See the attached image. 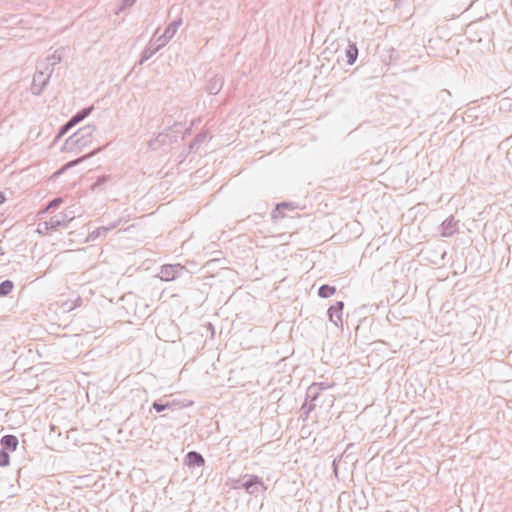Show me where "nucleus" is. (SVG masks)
<instances>
[{
  "instance_id": "nucleus-9",
  "label": "nucleus",
  "mask_w": 512,
  "mask_h": 512,
  "mask_svg": "<svg viewBox=\"0 0 512 512\" xmlns=\"http://www.w3.org/2000/svg\"><path fill=\"white\" fill-rule=\"evenodd\" d=\"M81 159H78L76 161H72V162H69L68 164H66L64 167H63V170L67 169L68 167H71L75 164H77Z\"/></svg>"
},
{
  "instance_id": "nucleus-3",
  "label": "nucleus",
  "mask_w": 512,
  "mask_h": 512,
  "mask_svg": "<svg viewBox=\"0 0 512 512\" xmlns=\"http://www.w3.org/2000/svg\"><path fill=\"white\" fill-rule=\"evenodd\" d=\"M187 460L189 465L201 466L204 464L203 457L196 452H189L187 455Z\"/></svg>"
},
{
  "instance_id": "nucleus-6",
  "label": "nucleus",
  "mask_w": 512,
  "mask_h": 512,
  "mask_svg": "<svg viewBox=\"0 0 512 512\" xmlns=\"http://www.w3.org/2000/svg\"><path fill=\"white\" fill-rule=\"evenodd\" d=\"M336 289L329 285H323L319 289V295L323 298H327L332 296L335 293Z\"/></svg>"
},
{
  "instance_id": "nucleus-13",
  "label": "nucleus",
  "mask_w": 512,
  "mask_h": 512,
  "mask_svg": "<svg viewBox=\"0 0 512 512\" xmlns=\"http://www.w3.org/2000/svg\"><path fill=\"white\" fill-rule=\"evenodd\" d=\"M337 320L341 321V315L340 314H337Z\"/></svg>"
},
{
  "instance_id": "nucleus-10",
  "label": "nucleus",
  "mask_w": 512,
  "mask_h": 512,
  "mask_svg": "<svg viewBox=\"0 0 512 512\" xmlns=\"http://www.w3.org/2000/svg\"><path fill=\"white\" fill-rule=\"evenodd\" d=\"M333 309H334L333 307H331V308L329 309V316H330V319H331L332 321H334V322L337 324V321H336V320H334V318H333Z\"/></svg>"
},
{
  "instance_id": "nucleus-7",
  "label": "nucleus",
  "mask_w": 512,
  "mask_h": 512,
  "mask_svg": "<svg viewBox=\"0 0 512 512\" xmlns=\"http://www.w3.org/2000/svg\"><path fill=\"white\" fill-rule=\"evenodd\" d=\"M10 462L9 454L2 450L0 451V466H7Z\"/></svg>"
},
{
  "instance_id": "nucleus-11",
  "label": "nucleus",
  "mask_w": 512,
  "mask_h": 512,
  "mask_svg": "<svg viewBox=\"0 0 512 512\" xmlns=\"http://www.w3.org/2000/svg\"><path fill=\"white\" fill-rule=\"evenodd\" d=\"M5 200H6L5 195L2 192H0V204L4 203Z\"/></svg>"
},
{
  "instance_id": "nucleus-12",
  "label": "nucleus",
  "mask_w": 512,
  "mask_h": 512,
  "mask_svg": "<svg viewBox=\"0 0 512 512\" xmlns=\"http://www.w3.org/2000/svg\"><path fill=\"white\" fill-rule=\"evenodd\" d=\"M60 202H61V200H60V199H56V200H54V201L51 203V206H52V205H57V204H58V203H60Z\"/></svg>"
},
{
  "instance_id": "nucleus-4",
  "label": "nucleus",
  "mask_w": 512,
  "mask_h": 512,
  "mask_svg": "<svg viewBox=\"0 0 512 512\" xmlns=\"http://www.w3.org/2000/svg\"><path fill=\"white\" fill-rule=\"evenodd\" d=\"M348 64H353L358 56V49L355 45H350L346 51Z\"/></svg>"
},
{
  "instance_id": "nucleus-1",
  "label": "nucleus",
  "mask_w": 512,
  "mask_h": 512,
  "mask_svg": "<svg viewBox=\"0 0 512 512\" xmlns=\"http://www.w3.org/2000/svg\"><path fill=\"white\" fill-rule=\"evenodd\" d=\"M90 112V109H85L75 115L62 129V134L66 133L71 127L83 120Z\"/></svg>"
},
{
  "instance_id": "nucleus-5",
  "label": "nucleus",
  "mask_w": 512,
  "mask_h": 512,
  "mask_svg": "<svg viewBox=\"0 0 512 512\" xmlns=\"http://www.w3.org/2000/svg\"><path fill=\"white\" fill-rule=\"evenodd\" d=\"M13 283L9 280H6L0 284V295L5 296L8 295L13 290Z\"/></svg>"
},
{
  "instance_id": "nucleus-8",
  "label": "nucleus",
  "mask_w": 512,
  "mask_h": 512,
  "mask_svg": "<svg viewBox=\"0 0 512 512\" xmlns=\"http://www.w3.org/2000/svg\"><path fill=\"white\" fill-rule=\"evenodd\" d=\"M153 407L154 409L157 411V412H161L162 410H164L166 408L165 405H161V404H158V403H154L153 404Z\"/></svg>"
},
{
  "instance_id": "nucleus-2",
  "label": "nucleus",
  "mask_w": 512,
  "mask_h": 512,
  "mask_svg": "<svg viewBox=\"0 0 512 512\" xmlns=\"http://www.w3.org/2000/svg\"><path fill=\"white\" fill-rule=\"evenodd\" d=\"M1 444L5 449L15 451L18 446V439L13 435H6L1 439Z\"/></svg>"
},
{
  "instance_id": "nucleus-14",
  "label": "nucleus",
  "mask_w": 512,
  "mask_h": 512,
  "mask_svg": "<svg viewBox=\"0 0 512 512\" xmlns=\"http://www.w3.org/2000/svg\"><path fill=\"white\" fill-rule=\"evenodd\" d=\"M338 305H339V310H341V309H342L343 304H342V303H339Z\"/></svg>"
}]
</instances>
